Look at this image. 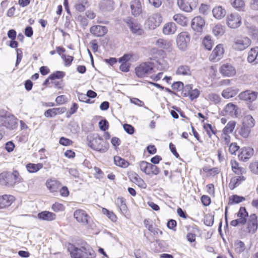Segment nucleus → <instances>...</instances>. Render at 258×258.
Instances as JSON below:
<instances>
[{"label": "nucleus", "instance_id": "obj_63", "mask_svg": "<svg viewBox=\"0 0 258 258\" xmlns=\"http://www.w3.org/2000/svg\"><path fill=\"white\" fill-rule=\"evenodd\" d=\"M239 147L235 143H231L229 146V151L232 154H235Z\"/></svg>", "mask_w": 258, "mask_h": 258}, {"label": "nucleus", "instance_id": "obj_36", "mask_svg": "<svg viewBox=\"0 0 258 258\" xmlns=\"http://www.w3.org/2000/svg\"><path fill=\"white\" fill-rule=\"evenodd\" d=\"M238 107L235 104L230 103L226 105L225 107V111L230 115H236L237 114Z\"/></svg>", "mask_w": 258, "mask_h": 258}, {"label": "nucleus", "instance_id": "obj_42", "mask_svg": "<svg viewBox=\"0 0 258 258\" xmlns=\"http://www.w3.org/2000/svg\"><path fill=\"white\" fill-rule=\"evenodd\" d=\"M245 200V198L236 195H233L229 198V204H238Z\"/></svg>", "mask_w": 258, "mask_h": 258}, {"label": "nucleus", "instance_id": "obj_38", "mask_svg": "<svg viewBox=\"0 0 258 258\" xmlns=\"http://www.w3.org/2000/svg\"><path fill=\"white\" fill-rule=\"evenodd\" d=\"M173 18L175 22L181 26H185L187 24V18L181 14H176Z\"/></svg>", "mask_w": 258, "mask_h": 258}, {"label": "nucleus", "instance_id": "obj_2", "mask_svg": "<svg viewBox=\"0 0 258 258\" xmlns=\"http://www.w3.org/2000/svg\"><path fill=\"white\" fill-rule=\"evenodd\" d=\"M88 145L92 149L101 153L106 152L109 147V144L97 135L89 142Z\"/></svg>", "mask_w": 258, "mask_h": 258}, {"label": "nucleus", "instance_id": "obj_64", "mask_svg": "<svg viewBox=\"0 0 258 258\" xmlns=\"http://www.w3.org/2000/svg\"><path fill=\"white\" fill-rule=\"evenodd\" d=\"M209 98L211 101H213L215 104L220 102L221 99L220 96L216 94H212L210 95Z\"/></svg>", "mask_w": 258, "mask_h": 258}, {"label": "nucleus", "instance_id": "obj_43", "mask_svg": "<svg viewBox=\"0 0 258 258\" xmlns=\"http://www.w3.org/2000/svg\"><path fill=\"white\" fill-rule=\"evenodd\" d=\"M235 125L236 122L235 121H229L223 130V134H229L232 133L235 128Z\"/></svg>", "mask_w": 258, "mask_h": 258}, {"label": "nucleus", "instance_id": "obj_31", "mask_svg": "<svg viewBox=\"0 0 258 258\" xmlns=\"http://www.w3.org/2000/svg\"><path fill=\"white\" fill-rule=\"evenodd\" d=\"M245 178L243 176L233 177L231 178L229 184L230 189H233L236 187L238 186L242 181L245 180Z\"/></svg>", "mask_w": 258, "mask_h": 258}, {"label": "nucleus", "instance_id": "obj_48", "mask_svg": "<svg viewBox=\"0 0 258 258\" xmlns=\"http://www.w3.org/2000/svg\"><path fill=\"white\" fill-rule=\"evenodd\" d=\"M65 76V73L62 71H56L49 76V78L51 80L55 79H60Z\"/></svg>", "mask_w": 258, "mask_h": 258}, {"label": "nucleus", "instance_id": "obj_37", "mask_svg": "<svg viewBox=\"0 0 258 258\" xmlns=\"http://www.w3.org/2000/svg\"><path fill=\"white\" fill-rule=\"evenodd\" d=\"M114 162L116 166L122 168H126L130 165L129 163L127 161L120 157L117 156L114 157Z\"/></svg>", "mask_w": 258, "mask_h": 258}, {"label": "nucleus", "instance_id": "obj_14", "mask_svg": "<svg viewBox=\"0 0 258 258\" xmlns=\"http://www.w3.org/2000/svg\"><path fill=\"white\" fill-rule=\"evenodd\" d=\"M224 53V49L221 44H218L214 48L210 56V59L213 61H218L222 57Z\"/></svg>", "mask_w": 258, "mask_h": 258}, {"label": "nucleus", "instance_id": "obj_18", "mask_svg": "<svg viewBox=\"0 0 258 258\" xmlns=\"http://www.w3.org/2000/svg\"><path fill=\"white\" fill-rule=\"evenodd\" d=\"M81 249L83 253V258H95L96 253L92 247L85 243L81 247Z\"/></svg>", "mask_w": 258, "mask_h": 258}, {"label": "nucleus", "instance_id": "obj_41", "mask_svg": "<svg viewBox=\"0 0 258 258\" xmlns=\"http://www.w3.org/2000/svg\"><path fill=\"white\" fill-rule=\"evenodd\" d=\"M251 128L242 124L240 128L238 131V133L243 138H247L250 133Z\"/></svg>", "mask_w": 258, "mask_h": 258}, {"label": "nucleus", "instance_id": "obj_13", "mask_svg": "<svg viewBox=\"0 0 258 258\" xmlns=\"http://www.w3.org/2000/svg\"><path fill=\"white\" fill-rule=\"evenodd\" d=\"M205 24V20L201 16H197L192 20L191 27L194 31L201 32L203 30Z\"/></svg>", "mask_w": 258, "mask_h": 258}, {"label": "nucleus", "instance_id": "obj_33", "mask_svg": "<svg viewBox=\"0 0 258 258\" xmlns=\"http://www.w3.org/2000/svg\"><path fill=\"white\" fill-rule=\"evenodd\" d=\"M212 12L214 17L218 19H221L226 14L225 10L220 6L214 8L213 9Z\"/></svg>", "mask_w": 258, "mask_h": 258}, {"label": "nucleus", "instance_id": "obj_47", "mask_svg": "<svg viewBox=\"0 0 258 258\" xmlns=\"http://www.w3.org/2000/svg\"><path fill=\"white\" fill-rule=\"evenodd\" d=\"M183 97H187L189 96L190 99L192 100L199 97L200 95V91L197 89H195L194 90H192L190 93H186V92H183Z\"/></svg>", "mask_w": 258, "mask_h": 258}, {"label": "nucleus", "instance_id": "obj_54", "mask_svg": "<svg viewBox=\"0 0 258 258\" xmlns=\"http://www.w3.org/2000/svg\"><path fill=\"white\" fill-rule=\"evenodd\" d=\"M210 11V7L207 5L202 4L199 8L200 13L204 15H207Z\"/></svg>", "mask_w": 258, "mask_h": 258}, {"label": "nucleus", "instance_id": "obj_62", "mask_svg": "<svg viewBox=\"0 0 258 258\" xmlns=\"http://www.w3.org/2000/svg\"><path fill=\"white\" fill-rule=\"evenodd\" d=\"M78 108V104L76 103H74L72 105V106L71 107L70 110L67 113V117H69L71 115L76 113Z\"/></svg>", "mask_w": 258, "mask_h": 258}, {"label": "nucleus", "instance_id": "obj_30", "mask_svg": "<svg viewBox=\"0 0 258 258\" xmlns=\"http://www.w3.org/2000/svg\"><path fill=\"white\" fill-rule=\"evenodd\" d=\"M176 30V26L174 23L169 22L166 24L163 28V33L165 35L174 34Z\"/></svg>", "mask_w": 258, "mask_h": 258}, {"label": "nucleus", "instance_id": "obj_28", "mask_svg": "<svg viewBox=\"0 0 258 258\" xmlns=\"http://www.w3.org/2000/svg\"><path fill=\"white\" fill-rule=\"evenodd\" d=\"M247 60L250 63H258V46L252 48L248 52Z\"/></svg>", "mask_w": 258, "mask_h": 258}, {"label": "nucleus", "instance_id": "obj_45", "mask_svg": "<svg viewBox=\"0 0 258 258\" xmlns=\"http://www.w3.org/2000/svg\"><path fill=\"white\" fill-rule=\"evenodd\" d=\"M160 172L159 168L156 165L149 163L148 166V175H157Z\"/></svg>", "mask_w": 258, "mask_h": 258}, {"label": "nucleus", "instance_id": "obj_1", "mask_svg": "<svg viewBox=\"0 0 258 258\" xmlns=\"http://www.w3.org/2000/svg\"><path fill=\"white\" fill-rule=\"evenodd\" d=\"M19 174L17 171L3 172L0 174V184L7 186H13L18 179Z\"/></svg>", "mask_w": 258, "mask_h": 258}, {"label": "nucleus", "instance_id": "obj_32", "mask_svg": "<svg viewBox=\"0 0 258 258\" xmlns=\"http://www.w3.org/2000/svg\"><path fill=\"white\" fill-rule=\"evenodd\" d=\"M176 74L178 75L190 76L191 75V71L188 66L181 65L178 67Z\"/></svg>", "mask_w": 258, "mask_h": 258}, {"label": "nucleus", "instance_id": "obj_3", "mask_svg": "<svg viewBox=\"0 0 258 258\" xmlns=\"http://www.w3.org/2000/svg\"><path fill=\"white\" fill-rule=\"evenodd\" d=\"M124 22L133 34L138 35H141L143 34L144 31L137 20L128 17L124 20Z\"/></svg>", "mask_w": 258, "mask_h": 258}, {"label": "nucleus", "instance_id": "obj_56", "mask_svg": "<svg viewBox=\"0 0 258 258\" xmlns=\"http://www.w3.org/2000/svg\"><path fill=\"white\" fill-rule=\"evenodd\" d=\"M245 249L244 243L239 241L236 244L235 250L238 253H241L243 252Z\"/></svg>", "mask_w": 258, "mask_h": 258}, {"label": "nucleus", "instance_id": "obj_8", "mask_svg": "<svg viewBox=\"0 0 258 258\" xmlns=\"http://www.w3.org/2000/svg\"><path fill=\"white\" fill-rule=\"evenodd\" d=\"M250 43L251 40L248 37H240L234 40L232 47L235 50L241 51L248 47Z\"/></svg>", "mask_w": 258, "mask_h": 258}, {"label": "nucleus", "instance_id": "obj_23", "mask_svg": "<svg viewBox=\"0 0 258 258\" xmlns=\"http://www.w3.org/2000/svg\"><path fill=\"white\" fill-rule=\"evenodd\" d=\"M14 200V197L11 195H5L0 196V209L9 207L12 204Z\"/></svg>", "mask_w": 258, "mask_h": 258}, {"label": "nucleus", "instance_id": "obj_11", "mask_svg": "<svg viewBox=\"0 0 258 258\" xmlns=\"http://www.w3.org/2000/svg\"><path fill=\"white\" fill-rule=\"evenodd\" d=\"M258 96V92L247 90L241 92L238 95L239 99L251 103L255 101Z\"/></svg>", "mask_w": 258, "mask_h": 258}, {"label": "nucleus", "instance_id": "obj_39", "mask_svg": "<svg viewBox=\"0 0 258 258\" xmlns=\"http://www.w3.org/2000/svg\"><path fill=\"white\" fill-rule=\"evenodd\" d=\"M231 166H232V169L233 171V172L237 174H242L244 172H245V169L244 168L239 167V165L238 162L236 161H231Z\"/></svg>", "mask_w": 258, "mask_h": 258}, {"label": "nucleus", "instance_id": "obj_17", "mask_svg": "<svg viewBox=\"0 0 258 258\" xmlns=\"http://www.w3.org/2000/svg\"><path fill=\"white\" fill-rule=\"evenodd\" d=\"M156 45L158 48L165 49L168 52L172 50V43L170 40L160 38L156 41Z\"/></svg>", "mask_w": 258, "mask_h": 258}, {"label": "nucleus", "instance_id": "obj_52", "mask_svg": "<svg viewBox=\"0 0 258 258\" xmlns=\"http://www.w3.org/2000/svg\"><path fill=\"white\" fill-rule=\"evenodd\" d=\"M231 5L236 9L242 8L244 6V2L243 0H231Z\"/></svg>", "mask_w": 258, "mask_h": 258}, {"label": "nucleus", "instance_id": "obj_27", "mask_svg": "<svg viewBox=\"0 0 258 258\" xmlns=\"http://www.w3.org/2000/svg\"><path fill=\"white\" fill-rule=\"evenodd\" d=\"M131 9L133 15H139L142 12L141 5L140 0H133L131 3Z\"/></svg>", "mask_w": 258, "mask_h": 258}, {"label": "nucleus", "instance_id": "obj_49", "mask_svg": "<svg viewBox=\"0 0 258 258\" xmlns=\"http://www.w3.org/2000/svg\"><path fill=\"white\" fill-rule=\"evenodd\" d=\"M102 213L106 215L108 218L110 219L112 221L115 222L116 221L117 217L116 215L113 213V212L109 211L107 209L103 208L102 209Z\"/></svg>", "mask_w": 258, "mask_h": 258}, {"label": "nucleus", "instance_id": "obj_19", "mask_svg": "<svg viewBox=\"0 0 258 258\" xmlns=\"http://www.w3.org/2000/svg\"><path fill=\"white\" fill-rule=\"evenodd\" d=\"M220 73L225 76L230 77L234 76L236 71L234 67L230 64H224L220 69Z\"/></svg>", "mask_w": 258, "mask_h": 258}, {"label": "nucleus", "instance_id": "obj_16", "mask_svg": "<svg viewBox=\"0 0 258 258\" xmlns=\"http://www.w3.org/2000/svg\"><path fill=\"white\" fill-rule=\"evenodd\" d=\"M90 31L95 37H102L107 33L108 29L105 26L95 25L90 28Z\"/></svg>", "mask_w": 258, "mask_h": 258}, {"label": "nucleus", "instance_id": "obj_40", "mask_svg": "<svg viewBox=\"0 0 258 258\" xmlns=\"http://www.w3.org/2000/svg\"><path fill=\"white\" fill-rule=\"evenodd\" d=\"M254 119L252 116L248 115L244 117L242 124L251 128L254 126Z\"/></svg>", "mask_w": 258, "mask_h": 258}, {"label": "nucleus", "instance_id": "obj_9", "mask_svg": "<svg viewBox=\"0 0 258 258\" xmlns=\"http://www.w3.org/2000/svg\"><path fill=\"white\" fill-rule=\"evenodd\" d=\"M189 34L186 32H182L178 34L176 39L178 47L181 50H184L190 41Z\"/></svg>", "mask_w": 258, "mask_h": 258}, {"label": "nucleus", "instance_id": "obj_44", "mask_svg": "<svg viewBox=\"0 0 258 258\" xmlns=\"http://www.w3.org/2000/svg\"><path fill=\"white\" fill-rule=\"evenodd\" d=\"M214 216L212 214H207L205 215L204 219V224L208 226H212L214 223Z\"/></svg>", "mask_w": 258, "mask_h": 258}, {"label": "nucleus", "instance_id": "obj_21", "mask_svg": "<svg viewBox=\"0 0 258 258\" xmlns=\"http://www.w3.org/2000/svg\"><path fill=\"white\" fill-rule=\"evenodd\" d=\"M66 109L64 107L53 108L49 109L45 111L44 115L45 117L51 118L55 116L65 112Z\"/></svg>", "mask_w": 258, "mask_h": 258}, {"label": "nucleus", "instance_id": "obj_26", "mask_svg": "<svg viewBox=\"0 0 258 258\" xmlns=\"http://www.w3.org/2000/svg\"><path fill=\"white\" fill-rule=\"evenodd\" d=\"M253 149L250 147L244 148L238 155V158L243 161H246L253 155Z\"/></svg>", "mask_w": 258, "mask_h": 258}, {"label": "nucleus", "instance_id": "obj_10", "mask_svg": "<svg viewBox=\"0 0 258 258\" xmlns=\"http://www.w3.org/2000/svg\"><path fill=\"white\" fill-rule=\"evenodd\" d=\"M74 217L76 220L83 225L89 224L90 217L83 210L77 209L74 213Z\"/></svg>", "mask_w": 258, "mask_h": 258}, {"label": "nucleus", "instance_id": "obj_35", "mask_svg": "<svg viewBox=\"0 0 258 258\" xmlns=\"http://www.w3.org/2000/svg\"><path fill=\"white\" fill-rule=\"evenodd\" d=\"M43 167L42 163H28L26 165V168L28 171L30 173H35L39 171Z\"/></svg>", "mask_w": 258, "mask_h": 258}, {"label": "nucleus", "instance_id": "obj_58", "mask_svg": "<svg viewBox=\"0 0 258 258\" xmlns=\"http://www.w3.org/2000/svg\"><path fill=\"white\" fill-rule=\"evenodd\" d=\"M15 147V145L12 141L7 142L5 144V149L9 153L12 152L14 150Z\"/></svg>", "mask_w": 258, "mask_h": 258}, {"label": "nucleus", "instance_id": "obj_57", "mask_svg": "<svg viewBox=\"0 0 258 258\" xmlns=\"http://www.w3.org/2000/svg\"><path fill=\"white\" fill-rule=\"evenodd\" d=\"M183 83L182 82L178 81L173 83L171 87L174 90L180 91L182 90L183 88Z\"/></svg>", "mask_w": 258, "mask_h": 258}, {"label": "nucleus", "instance_id": "obj_5", "mask_svg": "<svg viewBox=\"0 0 258 258\" xmlns=\"http://www.w3.org/2000/svg\"><path fill=\"white\" fill-rule=\"evenodd\" d=\"M226 22L229 28L235 29L239 27L241 24V17L237 13H232L227 15Z\"/></svg>", "mask_w": 258, "mask_h": 258}, {"label": "nucleus", "instance_id": "obj_51", "mask_svg": "<svg viewBox=\"0 0 258 258\" xmlns=\"http://www.w3.org/2000/svg\"><path fill=\"white\" fill-rule=\"evenodd\" d=\"M149 162L145 161H142L139 162V165L141 171L144 172L147 175H148Z\"/></svg>", "mask_w": 258, "mask_h": 258}, {"label": "nucleus", "instance_id": "obj_4", "mask_svg": "<svg viewBox=\"0 0 258 258\" xmlns=\"http://www.w3.org/2000/svg\"><path fill=\"white\" fill-rule=\"evenodd\" d=\"M198 0H177V5L180 10L186 12H190L198 5Z\"/></svg>", "mask_w": 258, "mask_h": 258}, {"label": "nucleus", "instance_id": "obj_25", "mask_svg": "<svg viewBox=\"0 0 258 258\" xmlns=\"http://www.w3.org/2000/svg\"><path fill=\"white\" fill-rule=\"evenodd\" d=\"M37 217L41 220L51 221L56 218V215L52 212L44 211L39 213Z\"/></svg>", "mask_w": 258, "mask_h": 258}, {"label": "nucleus", "instance_id": "obj_55", "mask_svg": "<svg viewBox=\"0 0 258 258\" xmlns=\"http://www.w3.org/2000/svg\"><path fill=\"white\" fill-rule=\"evenodd\" d=\"M61 57L64 60L65 62V66H70L74 59V57L73 56L70 55H67L66 54H62Z\"/></svg>", "mask_w": 258, "mask_h": 258}, {"label": "nucleus", "instance_id": "obj_60", "mask_svg": "<svg viewBox=\"0 0 258 258\" xmlns=\"http://www.w3.org/2000/svg\"><path fill=\"white\" fill-rule=\"evenodd\" d=\"M59 143L60 145L66 146L71 145L73 142L68 138L61 137L59 139Z\"/></svg>", "mask_w": 258, "mask_h": 258}, {"label": "nucleus", "instance_id": "obj_12", "mask_svg": "<svg viewBox=\"0 0 258 258\" xmlns=\"http://www.w3.org/2000/svg\"><path fill=\"white\" fill-rule=\"evenodd\" d=\"M0 125L3 126V128L6 127L9 130H14L18 126L17 119L13 115H8L4 120H2Z\"/></svg>", "mask_w": 258, "mask_h": 258}, {"label": "nucleus", "instance_id": "obj_20", "mask_svg": "<svg viewBox=\"0 0 258 258\" xmlns=\"http://www.w3.org/2000/svg\"><path fill=\"white\" fill-rule=\"evenodd\" d=\"M128 178L134 183L137 184L139 187L145 188L147 185L144 180L135 172H132L128 174Z\"/></svg>", "mask_w": 258, "mask_h": 258}, {"label": "nucleus", "instance_id": "obj_6", "mask_svg": "<svg viewBox=\"0 0 258 258\" xmlns=\"http://www.w3.org/2000/svg\"><path fill=\"white\" fill-rule=\"evenodd\" d=\"M153 69V66L151 63L145 62L137 67L135 69V71L138 77L143 78L151 74Z\"/></svg>", "mask_w": 258, "mask_h": 258}, {"label": "nucleus", "instance_id": "obj_53", "mask_svg": "<svg viewBox=\"0 0 258 258\" xmlns=\"http://www.w3.org/2000/svg\"><path fill=\"white\" fill-rule=\"evenodd\" d=\"M99 126L100 129L102 131H106L109 127L108 122L106 119L101 120L99 122Z\"/></svg>", "mask_w": 258, "mask_h": 258}, {"label": "nucleus", "instance_id": "obj_50", "mask_svg": "<svg viewBox=\"0 0 258 258\" xmlns=\"http://www.w3.org/2000/svg\"><path fill=\"white\" fill-rule=\"evenodd\" d=\"M204 128L206 131L207 134L208 135L209 137L210 138L211 137V134L212 133L213 134L215 135L216 133V131L215 130L212 125L209 123H205L204 125Z\"/></svg>", "mask_w": 258, "mask_h": 258}, {"label": "nucleus", "instance_id": "obj_15", "mask_svg": "<svg viewBox=\"0 0 258 258\" xmlns=\"http://www.w3.org/2000/svg\"><path fill=\"white\" fill-rule=\"evenodd\" d=\"M257 217L255 214H251L248 219L246 232L253 233L257 229Z\"/></svg>", "mask_w": 258, "mask_h": 258}, {"label": "nucleus", "instance_id": "obj_61", "mask_svg": "<svg viewBox=\"0 0 258 258\" xmlns=\"http://www.w3.org/2000/svg\"><path fill=\"white\" fill-rule=\"evenodd\" d=\"M132 56L133 55L131 54H124L122 57L119 58V62L127 63V61L131 59Z\"/></svg>", "mask_w": 258, "mask_h": 258}, {"label": "nucleus", "instance_id": "obj_34", "mask_svg": "<svg viewBox=\"0 0 258 258\" xmlns=\"http://www.w3.org/2000/svg\"><path fill=\"white\" fill-rule=\"evenodd\" d=\"M237 93V90L228 88L222 91V96L225 98H230L235 96Z\"/></svg>", "mask_w": 258, "mask_h": 258}, {"label": "nucleus", "instance_id": "obj_46", "mask_svg": "<svg viewBox=\"0 0 258 258\" xmlns=\"http://www.w3.org/2000/svg\"><path fill=\"white\" fill-rule=\"evenodd\" d=\"M203 44L207 49L210 50L213 45L211 37L209 36H205L203 41Z\"/></svg>", "mask_w": 258, "mask_h": 258}, {"label": "nucleus", "instance_id": "obj_24", "mask_svg": "<svg viewBox=\"0 0 258 258\" xmlns=\"http://www.w3.org/2000/svg\"><path fill=\"white\" fill-rule=\"evenodd\" d=\"M114 3L113 0H102L99 8L103 12H110L114 9Z\"/></svg>", "mask_w": 258, "mask_h": 258}, {"label": "nucleus", "instance_id": "obj_22", "mask_svg": "<svg viewBox=\"0 0 258 258\" xmlns=\"http://www.w3.org/2000/svg\"><path fill=\"white\" fill-rule=\"evenodd\" d=\"M72 258H83L82 251L80 248L76 247L74 245L70 243L68 247Z\"/></svg>", "mask_w": 258, "mask_h": 258}, {"label": "nucleus", "instance_id": "obj_7", "mask_svg": "<svg viewBox=\"0 0 258 258\" xmlns=\"http://www.w3.org/2000/svg\"><path fill=\"white\" fill-rule=\"evenodd\" d=\"M162 17L158 13L150 16L145 23V26L149 29L153 30L159 26L162 22Z\"/></svg>", "mask_w": 258, "mask_h": 258}, {"label": "nucleus", "instance_id": "obj_29", "mask_svg": "<svg viewBox=\"0 0 258 258\" xmlns=\"http://www.w3.org/2000/svg\"><path fill=\"white\" fill-rule=\"evenodd\" d=\"M237 217L239 218L236 220L238 221V225H243L246 222V218L248 217V213L246 212L244 207H241L237 213Z\"/></svg>", "mask_w": 258, "mask_h": 258}, {"label": "nucleus", "instance_id": "obj_59", "mask_svg": "<svg viewBox=\"0 0 258 258\" xmlns=\"http://www.w3.org/2000/svg\"><path fill=\"white\" fill-rule=\"evenodd\" d=\"M123 127L124 131L130 135H132L135 132L134 127L131 124L125 123Z\"/></svg>", "mask_w": 258, "mask_h": 258}]
</instances>
